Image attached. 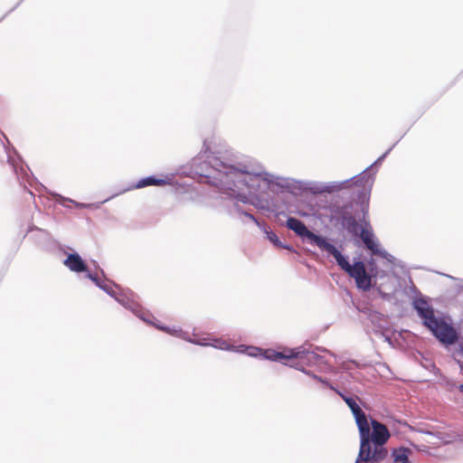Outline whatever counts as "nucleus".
<instances>
[{
  "label": "nucleus",
  "mask_w": 463,
  "mask_h": 463,
  "mask_svg": "<svg viewBox=\"0 0 463 463\" xmlns=\"http://www.w3.org/2000/svg\"><path fill=\"white\" fill-rule=\"evenodd\" d=\"M119 302L125 306L127 308H129L133 313H135L137 317H139L141 319L146 321V318L145 317V312L142 308V307L134 301L130 300H119Z\"/></svg>",
  "instance_id": "10"
},
{
  "label": "nucleus",
  "mask_w": 463,
  "mask_h": 463,
  "mask_svg": "<svg viewBox=\"0 0 463 463\" xmlns=\"http://www.w3.org/2000/svg\"><path fill=\"white\" fill-rule=\"evenodd\" d=\"M287 226L288 229L294 231L298 235L307 237L313 241L321 250L327 251L334 256L337 265L345 271L350 278L354 279L355 285L359 289L368 291L373 287V276L366 271L365 265L363 261H356L353 265L342 255V253L331 243L326 241V239L320 237L314 232H310L307 226L298 219L289 217L287 220Z\"/></svg>",
  "instance_id": "1"
},
{
  "label": "nucleus",
  "mask_w": 463,
  "mask_h": 463,
  "mask_svg": "<svg viewBox=\"0 0 463 463\" xmlns=\"http://www.w3.org/2000/svg\"><path fill=\"white\" fill-rule=\"evenodd\" d=\"M24 194H25V200L27 201H33L34 200V194L33 192L27 190L26 188L24 189Z\"/></svg>",
  "instance_id": "14"
},
{
  "label": "nucleus",
  "mask_w": 463,
  "mask_h": 463,
  "mask_svg": "<svg viewBox=\"0 0 463 463\" xmlns=\"http://www.w3.org/2000/svg\"><path fill=\"white\" fill-rule=\"evenodd\" d=\"M214 173L208 175L209 182L221 192L232 197H239L241 191L248 187L246 180L247 172L239 170L232 165L215 160L213 163Z\"/></svg>",
  "instance_id": "3"
},
{
  "label": "nucleus",
  "mask_w": 463,
  "mask_h": 463,
  "mask_svg": "<svg viewBox=\"0 0 463 463\" xmlns=\"http://www.w3.org/2000/svg\"><path fill=\"white\" fill-rule=\"evenodd\" d=\"M264 356L271 361H292L290 366L302 370L304 365H310L315 363L318 355L310 351L301 348L284 349L281 352L272 349L265 350Z\"/></svg>",
  "instance_id": "5"
},
{
  "label": "nucleus",
  "mask_w": 463,
  "mask_h": 463,
  "mask_svg": "<svg viewBox=\"0 0 463 463\" xmlns=\"http://www.w3.org/2000/svg\"><path fill=\"white\" fill-rule=\"evenodd\" d=\"M352 208V204H345L342 206L339 205H333L332 206V213H334L336 216H338L341 219V222H345V216H348V214H352L349 212V209Z\"/></svg>",
  "instance_id": "13"
},
{
  "label": "nucleus",
  "mask_w": 463,
  "mask_h": 463,
  "mask_svg": "<svg viewBox=\"0 0 463 463\" xmlns=\"http://www.w3.org/2000/svg\"><path fill=\"white\" fill-rule=\"evenodd\" d=\"M246 215H247L250 219H251V220H253V221H255V222H256V219H255V217H254L253 215H251V214H250V213H246Z\"/></svg>",
  "instance_id": "16"
},
{
  "label": "nucleus",
  "mask_w": 463,
  "mask_h": 463,
  "mask_svg": "<svg viewBox=\"0 0 463 463\" xmlns=\"http://www.w3.org/2000/svg\"><path fill=\"white\" fill-rule=\"evenodd\" d=\"M90 279H92L93 281H96V279L94 277H92L91 275H89Z\"/></svg>",
  "instance_id": "18"
},
{
  "label": "nucleus",
  "mask_w": 463,
  "mask_h": 463,
  "mask_svg": "<svg viewBox=\"0 0 463 463\" xmlns=\"http://www.w3.org/2000/svg\"><path fill=\"white\" fill-rule=\"evenodd\" d=\"M413 307L423 320V325L445 345H452L458 339L456 330L443 318L435 317L434 310L429 302L423 298L413 300Z\"/></svg>",
  "instance_id": "4"
},
{
  "label": "nucleus",
  "mask_w": 463,
  "mask_h": 463,
  "mask_svg": "<svg viewBox=\"0 0 463 463\" xmlns=\"http://www.w3.org/2000/svg\"><path fill=\"white\" fill-rule=\"evenodd\" d=\"M342 225L348 231V232L358 235L361 225H359L357 220L353 214H348V216H345V222H342Z\"/></svg>",
  "instance_id": "9"
},
{
  "label": "nucleus",
  "mask_w": 463,
  "mask_h": 463,
  "mask_svg": "<svg viewBox=\"0 0 463 463\" xmlns=\"http://www.w3.org/2000/svg\"><path fill=\"white\" fill-rule=\"evenodd\" d=\"M161 330L165 331L166 329L165 327L158 326Z\"/></svg>",
  "instance_id": "20"
},
{
  "label": "nucleus",
  "mask_w": 463,
  "mask_h": 463,
  "mask_svg": "<svg viewBox=\"0 0 463 463\" xmlns=\"http://www.w3.org/2000/svg\"><path fill=\"white\" fill-rule=\"evenodd\" d=\"M411 450L405 448L394 449L392 452L393 461L395 463H409V454Z\"/></svg>",
  "instance_id": "11"
},
{
  "label": "nucleus",
  "mask_w": 463,
  "mask_h": 463,
  "mask_svg": "<svg viewBox=\"0 0 463 463\" xmlns=\"http://www.w3.org/2000/svg\"><path fill=\"white\" fill-rule=\"evenodd\" d=\"M63 263L74 272H83L87 270V265L77 253L69 254Z\"/></svg>",
  "instance_id": "8"
},
{
  "label": "nucleus",
  "mask_w": 463,
  "mask_h": 463,
  "mask_svg": "<svg viewBox=\"0 0 463 463\" xmlns=\"http://www.w3.org/2000/svg\"><path fill=\"white\" fill-rule=\"evenodd\" d=\"M459 390L463 392V384L459 386Z\"/></svg>",
  "instance_id": "19"
},
{
  "label": "nucleus",
  "mask_w": 463,
  "mask_h": 463,
  "mask_svg": "<svg viewBox=\"0 0 463 463\" xmlns=\"http://www.w3.org/2000/svg\"><path fill=\"white\" fill-rule=\"evenodd\" d=\"M269 239L275 244H279V242L278 236L273 232L269 234Z\"/></svg>",
  "instance_id": "15"
},
{
  "label": "nucleus",
  "mask_w": 463,
  "mask_h": 463,
  "mask_svg": "<svg viewBox=\"0 0 463 463\" xmlns=\"http://www.w3.org/2000/svg\"><path fill=\"white\" fill-rule=\"evenodd\" d=\"M371 426L372 432L368 421L367 433L363 436L362 432H359V458L364 462L378 463L387 457L388 450L384 444H386L391 435L387 427L376 420H371Z\"/></svg>",
  "instance_id": "2"
},
{
  "label": "nucleus",
  "mask_w": 463,
  "mask_h": 463,
  "mask_svg": "<svg viewBox=\"0 0 463 463\" xmlns=\"http://www.w3.org/2000/svg\"><path fill=\"white\" fill-rule=\"evenodd\" d=\"M367 211L364 212L361 230L358 233L364 246L372 252L373 255L383 256V251L381 250L380 245L375 240L372 226L368 221L365 220Z\"/></svg>",
  "instance_id": "6"
},
{
  "label": "nucleus",
  "mask_w": 463,
  "mask_h": 463,
  "mask_svg": "<svg viewBox=\"0 0 463 463\" xmlns=\"http://www.w3.org/2000/svg\"><path fill=\"white\" fill-rule=\"evenodd\" d=\"M165 184H166V182L164 179H158L154 176H149V177L141 179L137 183V187L141 188V187H146V186H149V185L162 186V185H165Z\"/></svg>",
  "instance_id": "12"
},
{
  "label": "nucleus",
  "mask_w": 463,
  "mask_h": 463,
  "mask_svg": "<svg viewBox=\"0 0 463 463\" xmlns=\"http://www.w3.org/2000/svg\"><path fill=\"white\" fill-rule=\"evenodd\" d=\"M337 393L343 398V400L351 409L355 418L359 432H362L364 436V433H367V418L365 413L363 411V410L360 408V406L356 403V402L354 399L346 397L339 392H337Z\"/></svg>",
  "instance_id": "7"
},
{
  "label": "nucleus",
  "mask_w": 463,
  "mask_h": 463,
  "mask_svg": "<svg viewBox=\"0 0 463 463\" xmlns=\"http://www.w3.org/2000/svg\"><path fill=\"white\" fill-rule=\"evenodd\" d=\"M361 461H362V462H364V461H363L361 458H359V457H358V458H357V459H356V462H355V463H360Z\"/></svg>",
  "instance_id": "17"
}]
</instances>
